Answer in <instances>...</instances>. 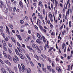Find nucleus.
<instances>
[{"label":"nucleus","instance_id":"nucleus-35","mask_svg":"<svg viewBox=\"0 0 73 73\" xmlns=\"http://www.w3.org/2000/svg\"><path fill=\"white\" fill-rule=\"evenodd\" d=\"M17 48L19 52H20V53H23V51H22V50H21V49H20V48H19V47H17Z\"/></svg>","mask_w":73,"mask_h":73},{"label":"nucleus","instance_id":"nucleus-36","mask_svg":"<svg viewBox=\"0 0 73 73\" xmlns=\"http://www.w3.org/2000/svg\"><path fill=\"white\" fill-rule=\"evenodd\" d=\"M65 46V44L64 43H63L62 44V49H64V47H65H65H66V46Z\"/></svg>","mask_w":73,"mask_h":73},{"label":"nucleus","instance_id":"nucleus-57","mask_svg":"<svg viewBox=\"0 0 73 73\" xmlns=\"http://www.w3.org/2000/svg\"><path fill=\"white\" fill-rule=\"evenodd\" d=\"M53 49V47H50V48L49 49V51H52V50Z\"/></svg>","mask_w":73,"mask_h":73},{"label":"nucleus","instance_id":"nucleus-45","mask_svg":"<svg viewBox=\"0 0 73 73\" xmlns=\"http://www.w3.org/2000/svg\"><path fill=\"white\" fill-rule=\"evenodd\" d=\"M33 19L34 20H35V21H36L37 19V17L36 16H34L33 17Z\"/></svg>","mask_w":73,"mask_h":73},{"label":"nucleus","instance_id":"nucleus-54","mask_svg":"<svg viewBox=\"0 0 73 73\" xmlns=\"http://www.w3.org/2000/svg\"><path fill=\"white\" fill-rule=\"evenodd\" d=\"M51 7L52 9H54V8L53 7V4H52V3H51Z\"/></svg>","mask_w":73,"mask_h":73},{"label":"nucleus","instance_id":"nucleus-44","mask_svg":"<svg viewBox=\"0 0 73 73\" xmlns=\"http://www.w3.org/2000/svg\"><path fill=\"white\" fill-rule=\"evenodd\" d=\"M47 20H48V18H47V16L46 15V16L45 21L46 24H47Z\"/></svg>","mask_w":73,"mask_h":73},{"label":"nucleus","instance_id":"nucleus-24","mask_svg":"<svg viewBox=\"0 0 73 73\" xmlns=\"http://www.w3.org/2000/svg\"><path fill=\"white\" fill-rule=\"evenodd\" d=\"M15 53L17 54V55H19V51L18 50H17V49H15Z\"/></svg>","mask_w":73,"mask_h":73},{"label":"nucleus","instance_id":"nucleus-62","mask_svg":"<svg viewBox=\"0 0 73 73\" xmlns=\"http://www.w3.org/2000/svg\"><path fill=\"white\" fill-rule=\"evenodd\" d=\"M36 5L37 3L35 2L33 3V5H34V7H36Z\"/></svg>","mask_w":73,"mask_h":73},{"label":"nucleus","instance_id":"nucleus-12","mask_svg":"<svg viewBox=\"0 0 73 73\" xmlns=\"http://www.w3.org/2000/svg\"><path fill=\"white\" fill-rule=\"evenodd\" d=\"M7 56H8V59H9V60H10V61H12V58L11 56V55H10V54H7Z\"/></svg>","mask_w":73,"mask_h":73},{"label":"nucleus","instance_id":"nucleus-53","mask_svg":"<svg viewBox=\"0 0 73 73\" xmlns=\"http://www.w3.org/2000/svg\"><path fill=\"white\" fill-rule=\"evenodd\" d=\"M8 9L6 8L5 10V13H8Z\"/></svg>","mask_w":73,"mask_h":73},{"label":"nucleus","instance_id":"nucleus-32","mask_svg":"<svg viewBox=\"0 0 73 73\" xmlns=\"http://www.w3.org/2000/svg\"><path fill=\"white\" fill-rule=\"evenodd\" d=\"M15 58H16V59L18 61H19L20 60L19 59V58L18 57H17V56L16 55H15Z\"/></svg>","mask_w":73,"mask_h":73},{"label":"nucleus","instance_id":"nucleus-34","mask_svg":"<svg viewBox=\"0 0 73 73\" xmlns=\"http://www.w3.org/2000/svg\"><path fill=\"white\" fill-rule=\"evenodd\" d=\"M25 61L26 62V63L27 64H29V60H28V59H27L26 58H25Z\"/></svg>","mask_w":73,"mask_h":73},{"label":"nucleus","instance_id":"nucleus-8","mask_svg":"<svg viewBox=\"0 0 73 73\" xmlns=\"http://www.w3.org/2000/svg\"><path fill=\"white\" fill-rule=\"evenodd\" d=\"M31 37H32V36H31L27 37L25 39V41L26 42H28L30 39H31Z\"/></svg>","mask_w":73,"mask_h":73},{"label":"nucleus","instance_id":"nucleus-39","mask_svg":"<svg viewBox=\"0 0 73 73\" xmlns=\"http://www.w3.org/2000/svg\"><path fill=\"white\" fill-rule=\"evenodd\" d=\"M38 72L39 73H42V70H40V68H38Z\"/></svg>","mask_w":73,"mask_h":73},{"label":"nucleus","instance_id":"nucleus-43","mask_svg":"<svg viewBox=\"0 0 73 73\" xmlns=\"http://www.w3.org/2000/svg\"><path fill=\"white\" fill-rule=\"evenodd\" d=\"M55 60L56 62H58L59 61V58H56L55 59Z\"/></svg>","mask_w":73,"mask_h":73},{"label":"nucleus","instance_id":"nucleus-5","mask_svg":"<svg viewBox=\"0 0 73 73\" xmlns=\"http://www.w3.org/2000/svg\"><path fill=\"white\" fill-rule=\"evenodd\" d=\"M38 7L41 6V7L42 8L44 7V5L42 4V3L41 1H40L38 2Z\"/></svg>","mask_w":73,"mask_h":73},{"label":"nucleus","instance_id":"nucleus-14","mask_svg":"<svg viewBox=\"0 0 73 73\" xmlns=\"http://www.w3.org/2000/svg\"><path fill=\"white\" fill-rule=\"evenodd\" d=\"M19 5L21 7L23 8V3L21 1H20L19 2Z\"/></svg>","mask_w":73,"mask_h":73},{"label":"nucleus","instance_id":"nucleus-4","mask_svg":"<svg viewBox=\"0 0 73 73\" xmlns=\"http://www.w3.org/2000/svg\"><path fill=\"white\" fill-rule=\"evenodd\" d=\"M4 61L5 63H6V64H7V65H8V66H12V64H11V63L9 60H4Z\"/></svg>","mask_w":73,"mask_h":73},{"label":"nucleus","instance_id":"nucleus-2","mask_svg":"<svg viewBox=\"0 0 73 73\" xmlns=\"http://www.w3.org/2000/svg\"><path fill=\"white\" fill-rule=\"evenodd\" d=\"M38 26L39 27V28L43 32H44V33H46V30L45 29H44V28H43V27L41 26V25H38Z\"/></svg>","mask_w":73,"mask_h":73},{"label":"nucleus","instance_id":"nucleus-58","mask_svg":"<svg viewBox=\"0 0 73 73\" xmlns=\"http://www.w3.org/2000/svg\"><path fill=\"white\" fill-rule=\"evenodd\" d=\"M20 23L21 24H23L24 23V21L23 20H21L20 21Z\"/></svg>","mask_w":73,"mask_h":73},{"label":"nucleus","instance_id":"nucleus-16","mask_svg":"<svg viewBox=\"0 0 73 73\" xmlns=\"http://www.w3.org/2000/svg\"><path fill=\"white\" fill-rule=\"evenodd\" d=\"M3 54L4 57H5V58H7V55L6 54V52H5V51L3 52Z\"/></svg>","mask_w":73,"mask_h":73},{"label":"nucleus","instance_id":"nucleus-20","mask_svg":"<svg viewBox=\"0 0 73 73\" xmlns=\"http://www.w3.org/2000/svg\"><path fill=\"white\" fill-rule=\"evenodd\" d=\"M41 56L44 59H46V58H47V56L44 54H41Z\"/></svg>","mask_w":73,"mask_h":73},{"label":"nucleus","instance_id":"nucleus-63","mask_svg":"<svg viewBox=\"0 0 73 73\" xmlns=\"http://www.w3.org/2000/svg\"><path fill=\"white\" fill-rule=\"evenodd\" d=\"M53 25H52V23H50V28H53Z\"/></svg>","mask_w":73,"mask_h":73},{"label":"nucleus","instance_id":"nucleus-22","mask_svg":"<svg viewBox=\"0 0 73 73\" xmlns=\"http://www.w3.org/2000/svg\"><path fill=\"white\" fill-rule=\"evenodd\" d=\"M2 42L4 45L3 46H7V44L6 43V42H5V41L2 40Z\"/></svg>","mask_w":73,"mask_h":73},{"label":"nucleus","instance_id":"nucleus-59","mask_svg":"<svg viewBox=\"0 0 73 73\" xmlns=\"http://www.w3.org/2000/svg\"><path fill=\"white\" fill-rule=\"evenodd\" d=\"M38 10L39 11H41V8H40V7L38 6Z\"/></svg>","mask_w":73,"mask_h":73},{"label":"nucleus","instance_id":"nucleus-64","mask_svg":"<svg viewBox=\"0 0 73 73\" xmlns=\"http://www.w3.org/2000/svg\"><path fill=\"white\" fill-rule=\"evenodd\" d=\"M16 7H14L13 9V12H15L16 11Z\"/></svg>","mask_w":73,"mask_h":73},{"label":"nucleus","instance_id":"nucleus-42","mask_svg":"<svg viewBox=\"0 0 73 73\" xmlns=\"http://www.w3.org/2000/svg\"><path fill=\"white\" fill-rule=\"evenodd\" d=\"M8 44L10 48H12V44L9 42L8 43Z\"/></svg>","mask_w":73,"mask_h":73},{"label":"nucleus","instance_id":"nucleus-13","mask_svg":"<svg viewBox=\"0 0 73 73\" xmlns=\"http://www.w3.org/2000/svg\"><path fill=\"white\" fill-rule=\"evenodd\" d=\"M19 57L21 58V59H22V60H24V56H23V55L21 53H20L19 54Z\"/></svg>","mask_w":73,"mask_h":73},{"label":"nucleus","instance_id":"nucleus-40","mask_svg":"<svg viewBox=\"0 0 73 73\" xmlns=\"http://www.w3.org/2000/svg\"><path fill=\"white\" fill-rule=\"evenodd\" d=\"M32 37L33 38V39H36V36H35V35L34 34H32Z\"/></svg>","mask_w":73,"mask_h":73},{"label":"nucleus","instance_id":"nucleus-25","mask_svg":"<svg viewBox=\"0 0 73 73\" xmlns=\"http://www.w3.org/2000/svg\"><path fill=\"white\" fill-rule=\"evenodd\" d=\"M9 26L11 29H13V26L11 24H9Z\"/></svg>","mask_w":73,"mask_h":73},{"label":"nucleus","instance_id":"nucleus-30","mask_svg":"<svg viewBox=\"0 0 73 73\" xmlns=\"http://www.w3.org/2000/svg\"><path fill=\"white\" fill-rule=\"evenodd\" d=\"M29 62L32 66H34V64H33V62L32 61L29 60Z\"/></svg>","mask_w":73,"mask_h":73},{"label":"nucleus","instance_id":"nucleus-55","mask_svg":"<svg viewBox=\"0 0 73 73\" xmlns=\"http://www.w3.org/2000/svg\"><path fill=\"white\" fill-rule=\"evenodd\" d=\"M43 70L44 71V72H46V69L45 68H43Z\"/></svg>","mask_w":73,"mask_h":73},{"label":"nucleus","instance_id":"nucleus-19","mask_svg":"<svg viewBox=\"0 0 73 73\" xmlns=\"http://www.w3.org/2000/svg\"><path fill=\"white\" fill-rule=\"evenodd\" d=\"M8 52H9V53L10 54H13V53H12V50L11 49L8 48Z\"/></svg>","mask_w":73,"mask_h":73},{"label":"nucleus","instance_id":"nucleus-29","mask_svg":"<svg viewBox=\"0 0 73 73\" xmlns=\"http://www.w3.org/2000/svg\"><path fill=\"white\" fill-rule=\"evenodd\" d=\"M11 40L12 41L14 42V43H16V41H15V39H14V38L13 37H12L11 38Z\"/></svg>","mask_w":73,"mask_h":73},{"label":"nucleus","instance_id":"nucleus-41","mask_svg":"<svg viewBox=\"0 0 73 73\" xmlns=\"http://www.w3.org/2000/svg\"><path fill=\"white\" fill-rule=\"evenodd\" d=\"M1 34L3 37V38H5V34H4V33H1Z\"/></svg>","mask_w":73,"mask_h":73},{"label":"nucleus","instance_id":"nucleus-50","mask_svg":"<svg viewBox=\"0 0 73 73\" xmlns=\"http://www.w3.org/2000/svg\"><path fill=\"white\" fill-rule=\"evenodd\" d=\"M3 49L6 52H7V48H6V47L3 46Z\"/></svg>","mask_w":73,"mask_h":73},{"label":"nucleus","instance_id":"nucleus-51","mask_svg":"<svg viewBox=\"0 0 73 73\" xmlns=\"http://www.w3.org/2000/svg\"><path fill=\"white\" fill-rule=\"evenodd\" d=\"M26 71L27 73H31L32 72V71H31V70H27Z\"/></svg>","mask_w":73,"mask_h":73},{"label":"nucleus","instance_id":"nucleus-27","mask_svg":"<svg viewBox=\"0 0 73 73\" xmlns=\"http://www.w3.org/2000/svg\"><path fill=\"white\" fill-rule=\"evenodd\" d=\"M68 14V12L67 11L66 13V14L65 16V20H67V19L68 18V15L67 14Z\"/></svg>","mask_w":73,"mask_h":73},{"label":"nucleus","instance_id":"nucleus-18","mask_svg":"<svg viewBox=\"0 0 73 73\" xmlns=\"http://www.w3.org/2000/svg\"><path fill=\"white\" fill-rule=\"evenodd\" d=\"M42 38L43 41L44 42H46V39H45V37L44 36H42Z\"/></svg>","mask_w":73,"mask_h":73},{"label":"nucleus","instance_id":"nucleus-47","mask_svg":"<svg viewBox=\"0 0 73 73\" xmlns=\"http://www.w3.org/2000/svg\"><path fill=\"white\" fill-rule=\"evenodd\" d=\"M34 27L36 29V30H38V27L36 26V25H34Z\"/></svg>","mask_w":73,"mask_h":73},{"label":"nucleus","instance_id":"nucleus-1","mask_svg":"<svg viewBox=\"0 0 73 73\" xmlns=\"http://www.w3.org/2000/svg\"><path fill=\"white\" fill-rule=\"evenodd\" d=\"M21 65L22 67L21 66L20 64H18L19 70H20V71H21L22 72H24V70H25V66H24V64L23 63L21 64Z\"/></svg>","mask_w":73,"mask_h":73},{"label":"nucleus","instance_id":"nucleus-7","mask_svg":"<svg viewBox=\"0 0 73 73\" xmlns=\"http://www.w3.org/2000/svg\"><path fill=\"white\" fill-rule=\"evenodd\" d=\"M47 69L48 70L49 72H52V67L50 66H47Z\"/></svg>","mask_w":73,"mask_h":73},{"label":"nucleus","instance_id":"nucleus-6","mask_svg":"<svg viewBox=\"0 0 73 73\" xmlns=\"http://www.w3.org/2000/svg\"><path fill=\"white\" fill-rule=\"evenodd\" d=\"M56 70H57L58 71V73H61V68H60V67L58 66L56 67Z\"/></svg>","mask_w":73,"mask_h":73},{"label":"nucleus","instance_id":"nucleus-10","mask_svg":"<svg viewBox=\"0 0 73 73\" xmlns=\"http://www.w3.org/2000/svg\"><path fill=\"white\" fill-rule=\"evenodd\" d=\"M36 42L38 44H43V42H42L40 41V39H37L36 40Z\"/></svg>","mask_w":73,"mask_h":73},{"label":"nucleus","instance_id":"nucleus-56","mask_svg":"<svg viewBox=\"0 0 73 73\" xmlns=\"http://www.w3.org/2000/svg\"><path fill=\"white\" fill-rule=\"evenodd\" d=\"M47 23H48V24H50V20H48L47 21Z\"/></svg>","mask_w":73,"mask_h":73},{"label":"nucleus","instance_id":"nucleus-37","mask_svg":"<svg viewBox=\"0 0 73 73\" xmlns=\"http://www.w3.org/2000/svg\"><path fill=\"white\" fill-rule=\"evenodd\" d=\"M27 47L29 49V50H30L32 48V47L31 46H28V45L27 46Z\"/></svg>","mask_w":73,"mask_h":73},{"label":"nucleus","instance_id":"nucleus-38","mask_svg":"<svg viewBox=\"0 0 73 73\" xmlns=\"http://www.w3.org/2000/svg\"><path fill=\"white\" fill-rule=\"evenodd\" d=\"M8 40H9V38H8V37H6L5 38V41L6 42L8 41Z\"/></svg>","mask_w":73,"mask_h":73},{"label":"nucleus","instance_id":"nucleus-9","mask_svg":"<svg viewBox=\"0 0 73 73\" xmlns=\"http://www.w3.org/2000/svg\"><path fill=\"white\" fill-rule=\"evenodd\" d=\"M37 35L38 38H39V39L40 40H42V37L41 36V35H40V34L38 33H37Z\"/></svg>","mask_w":73,"mask_h":73},{"label":"nucleus","instance_id":"nucleus-11","mask_svg":"<svg viewBox=\"0 0 73 73\" xmlns=\"http://www.w3.org/2000/svg\"><path fill=\"white\" fill-rule=\"evenodd\" d=\"M6 27L7 31H6V33L8 34V35H10V33L9 32V28H8V27L7 26H6Z\"/></svg>","mask_w":73,"mask_h":73},{"label":"nucleus","instance_id":"nucleus-49","mask_svg":"<svg viewBox=\"0 0 73 73\" xmlns=\"http://www.w3.org/2000/svg\"><path fill=\"white\" fill-rule=\"evenodd\" d=\"M55 7H57L58 4V1L55 2Z\"/></svg>","mask_w":73,"mask_h":73},{"label":"nucleus","instance_id":"nucleus-52","mask_svg":"<svg viewBox=\"0 0 73 73\" xmlns=\"http://www.w3.org/2000/svg\"><path fill=\"white\" fill-rule=\"evenodd\" d=\"M51 36H54L55 35V33L54 32H52L51 34Z\"/></svg>","mask_w":73,"mask_h":73},{"label":"nucleus","instance_id":"nucleus-3","mask_svg":"<svg viewBox=\"0 0 73 73\" xmlns=\"http://www.w3.org/2000/svg\"><path fill=\"white\" fill-rule=\"evenodd\" d=\"M0 3L1 4V5H0L1 8H3V6L4 8L5 9L6 8V6H5V3L3 2L2 1H1L0 2Z\"/></svg>","mask_w":73,"mask_h":73},{"label":"nucleus","instance_id":"nucleus-31","mask_svg":"<svg viewBox=\"0 0 73 73\" xmlns=\"http://www.w3.org/2000/svg\"><path fill=\"white\" fill-rule=\"evenodd\" d=\"M35 57V58L37 60H39V58H38V57L37 56V55L36 54H35L34 55Z\"/></svg>","mask_w":73,"mask_h":73},{"label":"nucleus","instance_id":"nucleus-21","mask_svg":"<svg viewBox=\"0 0 73 73\" xmlns=\"http://www.w3.org/2000/svg\"><path fill=\"white\" fill-rule=\"evenodd\" d=\"M36 50L38 53H41V50H40V49L38 47L37 48Z\"/></svg>","mask_w":73,"mask_h":73},{"label":"nucleus","instance_id":"nucleus-61","mask_svg":"<svg viewBox=\"0 0 73 73\" xmlns=\"http://www.w3.org/2000/svg\"><path fill=\"white\" fill-rule=\"evenodd\" d=\"M22 46L23 48H25V45L24 44H22Z\"/></svg>","mask_w":73,"mask_h":73},{"label":"nucleus","instance_id":"nucleus-33","mask_svg":"<svg viewBox=\"0 0 73 73\" xmlns=\"http://www.w3.org/2000/svg\"><path fill=\"white\" fill-rule=\"evenodd\" d=\"M53 15L54 21H55V23H57V21H57V20L56 19V18H55V17L54 16V14H53Z\"/></svg>","mask_w":73,"mask_h":73},{"label":"nucleus","instance_id":"nucleus-28","mask_svg":"<svg viewBox=\"0 0 73 73\" xmlns=\"http://www.w3.org/2000/svg\"><path fill=\"white\" fill-rule=\"evenodd\" d=\"M30 52H33V53H35V50H34V49H33L32 48L31 49V50H30Z\"/></svg>","mask_w":73,"mask_h":73},{"label":"nucleus","instance_id":"nucleus-23","mask_svg":"<svg viewBox=\"0 0 73 73\" xmlns=\"http://www.w3.org/2000/svg\"><path fill=\"white\" fill-rule=\"evenodd\" d=\"M13 60L15 63H16V64L17 63V60L15 58H13Z\"/></svg>","mask_w":73,"mask_h":73},{"label":"nucleus","instance_id":"nucleus-15","mask_svg":"<svg viewBox=\"0 0 73 73\" xmlns=\"http://www.w3.org/2000/svg\"><path fill=\"white\" fill-rule=\"evenodd\" d=\"M32 46L34 48H36L37 49V48H38V46H37V45L35 44H33L32 45Z\"/></svg>","mask_w":73,"mask_h":73},{"label":"nucleus","instance_id":"nucleus-48","mask_svg":"<svg viewBox=\"0 0 73 73\" xmlns=\"http://www.w3.org/2000/svg\"><path fill=\"white\" fill-rule=\"evenodd\" d=\"M46 47H47V44H45L44 47V50H45L46 49Z\"/></svg>","mask_w":73,"mask_h":73},{"label":"nucleus","instance_id":"nucleus-46","mask_svg":"<svg viewBox=\"0 0 73 73\" xmlns=\"http://www.w3.org/2000/svg\"><path fill=\"white\" fill-rule=\"evenodd\" d=\"M14 70L15 72H17V68L16 67H14Z\"/></svg>","mask_w":73,"mask_h":73},{"label":"nucleus","instance_id":"nucleus-17","mask_svg":"<svg viewBox=\"0 0 73 73\" xmlns=\"http://www.w3.org/2000/svg\"><path fill=\"white\" fill-rule=\"evenodd\" d=\"M16 36L18 37V38H19V40H20L21 41V40H22V38H21V36H20V35H17V34H16Z\"/></svg>","mask_w":73,"mask_h":73},{"label":"nucleus","instance_id":"nucleus-26","mask_svg":"<svg viewBox=\"0 0 73 73\" xmlns=\"http://www.w3.org/2000/svg\"><path fill=\"white\" fill-rule=\"evenodd\" d=\"M1 70H2V73H6V71H5V69H4V68H1Z\"/></svg>","mask_w":73,"mask_h":73},{"label":"nucleus","instance_id":"nucleus-60","mask_svg":"<svg viewBox=\"0 0 73 73\" xmlns=\"http://www.w3.org/2000/svg\"><path fill=\"white\" fill-rule=\"evenodd\" d=\"M39 18H40L41 20H42L43 19V17H42V15H40V16L38 17Z\"/></svg>","mask_w":73,"mask_h":73}]
</instances>
